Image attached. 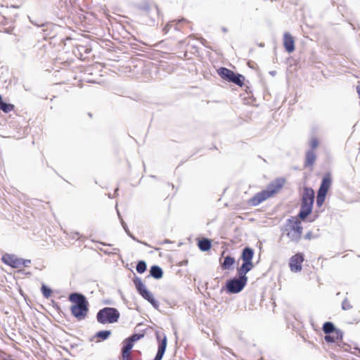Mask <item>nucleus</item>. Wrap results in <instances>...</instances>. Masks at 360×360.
Returning <instances> with one entry per match:
<instances>
[{
  "instance_id": "obj_42",
  "label": "nucleus",
  "mask_w": 360,
  "mask_h": 360,
  "mask_svg": "<svg viewBox=\"0 0 360 360\" xmlns=\"http://www.w3.org/2000/svg\"><path fill=\"white\" fill-rule=\"evenodd\" d=\"M3 101V100H2V97H1V96L0 95V102H1V101Z\"/></svg>"
},
{
  "instance_id": "obj_9",
  "label": "nucleus",
  "mask_w": 360,
  "mask_h": 360,
  "mask_svg": "<svg viewBox=\"0 0 360 360\" xmlns=\"http://www.w3.org/2000/svg\"><path fill=\"white\" fill-rule=\"evenodd\" d=\"M304 261V255L297 253L290 259L289 266L292 272H300L302 270V263Z\"/></svg>"
},
{
  "instance_id": "obj_33",
  "label": "nucleus",
  "mask_w": 360,
  "mask_h": 360,
  "mask_svg": "<svg viewBox=\"0 0 360 360\" xmlns=\"http://www.w3.org/2000/svg\"><path fill=\"white\" fill-rule=\"evenodd\" d=\"M338 346L340 347H342V349L345 351H349L352 349V347L349 345L342 342H341V344L338 345Z\"/></svg>"
},
{
  "instance_id": "obj_8",
  "label": "nucleus",
  "mask_w": 360,
  "mask_h": 360,
  "mask_svg": "<svg viewBox=\"0 0 360 360\" xmlns=\"http://www.w3.org/2000/svg\"><path fill=\"white\" fill-rule=\"evenodd\" d=\"M248 282V277L238 275V278L229 279L226 283V288L229 293H238L243 290Z\"/></svg>"
},
{
  "instance_id": "obj_4",
  "label": "nucleus",
  "mask_w": 360,
  "mask_h": 360,
  "mask_svg": "<svg viewBox=\"0 0 360 360\" xmlns=\"http://www.w3.org/2000/svg\"><path fill=\"white\" fill-rule=\"evenodd\" d=\"M253 256L254 250L252 248L250 247H245L243 248L240 257L243 262L240 267L237 270L238 275H241L243 277H248L246 274L254 267L252 263Z\"/></svg>"
},
{
  "instance_id": "obj_41",
  "label": "nucleus",
  "mask_w": 360,
  "mask_h": 360,
  "mask_svg": "<svg viewBox=\"0 0 360 360\" xmlns=\"http://www.w3.org/2000/svg\"><path fill=\"white\" fill-rule=\"evenodd\" d=\"M3 101V100H2V97H1V96L0 95V102H1V101Z\"/></svg>"
},
{
  "instance_id": "obj_37",
  "label": "nucleus",
  "mask_w": 360,
  "mask_h": 360,
  "mask_svg": "<svg viewBox=\"0 0 360 360\" xmlns=\"http://www.w3.org/2000/svg\"><path fill=\"white\" fill-rule=\"evenodd\" d=\"M356 91L359 94V98H360V86H356Z\"/></svg>"
},
{
  "instance_id": "obj_25",
  "label": "nucleus",
  "mask_w": 360,
  "mask_h": 360,
  "mask_svg": "<svg viewBox=\"0 0 360 360\" xmlns=\"http://www.w3.org/2000/svg\"><path fill=\"white\" fill-rule=\"evenodd\" d=\"M110 330H101L96 333V337L105 340L110 337Z\"/></svg>"
},
{
  "instance_id": "obj_11",
  "label": "nucleus",
  "mask_w": 360,
  "mask_h": 360,
  "mask_svg": "<svg viewBox=\"0 0 360 360\" xmlns=\"http://www.w3.org/2000/svg\"><path fill=\"white\" fill-rule=\"evenodd\" d=\"M156 338L158 341L159 342V345L158 352L155 356L154 360H162L167 347V337L166 335H163L162 338H161L160 335L156 333Z\"/></svg>"
},
{
  "instance_id": "obj_24",
  "label": "nucleus",
  "mask_w": 360,
  "mask_h": 360,
  "mask_svg": "<svg viewBox=\"0 0 360 360\" xmlns=\"http://www.w3.org/2000/svg\"><path fill=\"white\" fill-rule=\"evenodd\" d=\"M14 106L12 104L6 103L3 101L0 102V110L4 112H9L13 110Z\"/></svg>"
},
{
  "instance_id": "obj_31",
  "label": "nucleus",
  "mask_w": 360,
  "mask_h": 360,
  "mask_svg": "<svg viewBox=\"0 0 360 360\" xmlns=\"http://www.w3.org/2000/svg\"><path fill=\"white\" fill-rule=\"evenodd\" d=\"M319 145V141L316 138H313L311 140V142H310V146H311V150H314L315 148H317Z\"/></svg>"
},
{
  "instance_id": "obj_44",
  "label": "nucleus",
  "mask_w": 360,
  "mask_h": 360,
  "mask_svg": "<svg viewBox=\"0 0 360 360\" xmlns=\"http://www.w3.org/2000/svg\"><path fill=\"white\" fill-rule=\"evenodd\" d=\"M271 74L274 75L275 73L274 72H271Z\"/></svg>"
},
{
  "instance_id": "obj_21",
  "label": "nucleus",
  "mask_w": 360,
  "mask_h": 360,
  "mask_svg": "<svg viewBox=\"0 0 360 360\" xmlns=\"http://www.w3.org/2000/svg\"><path fill=\"white\" fill-rule=\"evenodd\" d=\"M322 329H323V331L326 335H330L331 333H335V330H340V329L336 328L335 327L334 324L330 321H327V322L324 323L323 325Z\"/></svg>"
},
{
  "instance_id": "obj_6",
  "label": "nucleus",
  "mask_w": 360,
  "mask_h": 360,
  "mask_svg": "<svg viewBox=\"0 0 360 360\" xmlns=\"http://www.w3.org/2000/svg\"><path fill=\"white\" fill-rule=\"evenodd\" d=\"M133 282L139 295L150 302L155 309H158L159 307V302L156 300L153 295L148 290L142 280L139 277L136 276L133 279Z\"/></svg>"
},
{
  "instance_id": "obj_32",
  "label": "nucleus",
  "mask_w": 360,
  "mask_h": 360,
  "mask_svg": "<svg viewBox=\"0 0 360 360\" xmlns=\"http://www.w3.org/2000/svg\"><path fill=\"white\" fill-rule=\"evenodd\" d=\"M20 267H22V266L27 267L31 264L30 259H24L22 258H20Z\"/></svg>"
},
{
  "instance_id": "obj_13",
  "label": "nucleus",
  "mask_w": 360,
  "mask_h": 360,
  "mask_svg": "<svg viewBox=\"0 0 360 360\" xmlns=\"http://www.w3.org/2000/svg\"><path fill=\"white\" fill-rule=\"evenodd\" d=\"M332 184V178L330 174L327 173L325 174L322 179L321 186L319 188L318 192L327 194L330 186Z\"/></svg>"
},
{
  "instance_id": "obj_26",
  "label": "nucleus",
  "mask_w": 360,
  "mask_h": 360,
  "mask_svg": "<svg viewBox=\"0 0 360 360\" xmlns=\"http://www.w3.org/2000/svg\"><path fill=\"white\" fill-rule=\"evenodd\" d=\"M147 268V264L145 261H139L136 264V271L139 274H143L146 271Z\"/></svg>"
},
{
  "instance_id": "obj_3",
  "label": "nucleus",
  "mask_w": 360,
  "mask_h": 360,
  "mask_svg": "<svg viewBox=\"0 0 360 360\" xmlns=\"http://www.w3.org/2000/svg\"><path fill=\"white\" fill-rule=\"evenodd\" d=\"M302 226L297 219L291 217L287 220L286 223V236L290 241L298 243L302 233Z\"/></svg>"
},
{
  "instance_id": "obj_30",
  "label": "nucleus",
  "mask_w": 360,
  "mask_h": 360,
  "mask_svg": "<svg viewBox=\"0 0 360 360\" xmlns=\"http://www.w3.org/2000/svg\"><path fill=\"white\" fill-rule=\"evenodd\" d=\"M342 309L345 311L351 309L352 308V304L349 303L347 298H345L342 302Z\"/></svg>"
},
{
  "instance_id": "obj_23",
  "label": "nucleus",
  "mask_w": 360,
  "mask_h": 360,
  "mask_svg": "<svg viewBox=\"0 0 360 360\" xmlns=\"http://www.w3.org/2000/svg\"><path fill=\"white\" fill-rule=\"evenodd\" d=\"M234 263L235 259L233 257L228 255L224 258V262L221 264V267L223 269H230Z\"/></svg>"
},
{
  "instance_id": "obj_40",
  "label": "nucleus",
  "mask_w": 360,
  "mask_h": 360,
  "mask_svg": "<svg viewBox=\"0 0 360 360\" xmlns=\"http://www.w3.org/2000/svg\"><path fill=\"white\" fill-rule=\"evenodd\" d=\"M155 10H156L157 13H158V12H159L158 8V7H157V6H155Z\"/></svg>"
},
{
  "instance_id": "obj_17",
  "label": "nucleus",
  "mask_w": 360,
  "mask_h": 360,
  "mask_svg": "<svg viewBox=\"0 0 360 360\" xmlns=\"http://www.w3.org/2000/svg\"><path fill=\"white\" fill-rule=\"evenodd\" d=\"M343 338V332L340 330H335V333L330 335H326L324 337V340L326 342H335L338 340H342Z\"/></svg>"
},
{
  "instance_id": "obj_35",
  "label": "nucleus",
  "mask_w": 360,
  "mask_h": 360,
  "mask_svg": "<svg viewBox=\"0 0 360 360\" xmlns=\"http://www.w3.org/2000/svg\"><path fill=\"white\" fill-rule=\"evenodd\" d=\"M305 238L306 239H309V240H311L312 238H314V236H313L312 234V232L311 231H309L306 233L305 235Z\"/></svg>"
},
{
  "instance_id": "obj_2",
  "label": "nucleus",
  "mask_w": 360,
  "mask_h": 360,
  "mask_svg": "<svg viewBox=\"0 0 360 360\" xmlns=\"http://www.w3.org/2000/svg\"><path fill=\"white\" fill-rule=\"evenodd\" d=\"M314 202V190L308 187L304 188L301 199V208L298 214L301 219H304L311 212Z\"/></svg>"
},
{
  "instance_id": "obj_39",
  "label": "nucleus",
  "mask_w": 360,
  "mask_h": 360,
  "mask_svg": "<svg viewBox=\"0 0 360 360\" xmlns=\"http://www.w3.org/2000/svg\"><path fill=\"white\" fill-rule=\"evenodd\" d=\"M169 243V240H165L164 241V243Z\"/></svg>"
},
{
  "instance_id": "obj_38",
  "label": "nucleus",
  "mask_w": 360,
  "mask_h": 360,
  "mask_svg": "<svg viewBox=\"0 0 360 360\" xmlns=\"http://www.w3.org/2000/svg\"><path fill=\"white\" fill-rule=\"evenodd\" d=\"M354 349L355 351L358 352V353H359V354H360V349H359V348H357V347H354Z\"/></svg>"
},
{
  "instance_id": "obj_22",
  "label": "nucleus",
  "mask_w": 360,
  "mask_h": 360,
  "mask_svg": "<svg viewBox=\"0 0 360 360\" xmlns=\"http://www.w3.org/2000/svg\"><path fill=\"white\" fill-rule=\"evenodd\" d=\"M198 245L200 250L205 252L211 248V241L208 238H202L198 241Z\"/></svg>"
},
{
  "instance_id": "obj_34",
  "label": "nucleus",
  "mask_w": 360,
  "mask_h": 360,
  "mask_svg": "<svg viewBox=\"0 0 360 360\" xmlns=\"http://www.w3.org/2000/svg\"><path fill=\"white\" fill-rule=\"evenodd\" d=\"M122 226H123V228H124V229L125 232L127 233V235H129V233H131V232L129 231V229H128V227H127V226L126 223H125L123 220H122Z\"/></svg>"
},
{
  "instance_id": "obj_19",
  "label": "nucleus",
  "mask_w": 360,
  "mask_h": 360,
  "mask_svg": "<svg viewBox=\"0 0 360 360\" xmlns=\"http://www.w3.org/2000/svg\"><path fill=\"white\" fill-rule=\"evenodd\" d=\"M150 275L155 279H160L163 276L162 269L157 265H153L150 269Z\"/></svg>"
},
{
  "instance_id": "obj_14",
  "label": "nucleus",
  "mask_w": 360,
  "mask_h": 360,
  "mask_svg": "<svg viewBox=\"0 0 360 360\" xmlns=\"http://www.w3.org/2000/svg\"><path fill=\"white\" fill-rule=\"evenodd\" d=\"M69 300L73 303L74 305L89 304L86 297L78 292H72L69 295Z\"/></svg>"
},
{
  "instance_id": "obj_16",
  "label": "nucleus",
  "mask_w": 360,
  "mask_h": 360,
  "mask_svg": "<svg viewBox=\"0 0 360 360\" xmlns=\"http://www.w3.org/2000/svg\"><path fill=\"white\" fill-rule=\"evenodd\" d=\"M134 344L127 338L124 341V345L122 348V356L124 360H131L129 352L132 349Z\"/></svg>"
},
{
  "instance_id": "obj_10",
  "label": "nucleus",
  "mask_w": 360,
  "mask_h": 360,
  "mask_svg": "<svg viewBox=\"0 0 360 360\" xmlns=\"http://www.w3.org/2000/svg\"><path fill=\"white\" fill-rule=\"evenodd\" d=\"M88 306L89 304L72 305L71 313L78 320H82L86 316L89 310Z\"/></svg>"
},
{
  "instance_id": "obj_15",
  "label": "nucleus",
  "mask_w": 360,
  "mask_h": 360,
  "mask_svg": "<svg viewBox=\"0 0 360 360\" xmlns=\"http://www.w3.org/2000/svg\"><path fill=\"white\" fill-rule=\"evenodd\" d=\"M283 45L288 53H292L295 50L293 37L288 32H285L283 35Z\"/></svg>"
},
{
  "instance_id": "obj_20",
  "label": "nucleus",
  "mask_w": 360,
  "mask_h": 360,
  "mask_svg": "<svg viewBox=\"0 0 360 360\" xmlns=\"http://www.w3.org/2000/svg\"><path fill=\"white\" fill-rule=\"evenodd\" d=\"M39 26V25H37ZM43 27L42 31L44 32V35L45 37H53L54 36V33L53 32V25L51 23H45L40 25Z\"/></svg>"
},
{
  "instance_id": "obj_12",
  "label": "nucleus",
  "mask_w": 360,
  "mask_h": 360,
  "mask_svg": "<svg viewBox=\"0 0 360 360\" xmlns=\"http://www.w3.org/2000/svg\"><path fill=\"white\" fill-rule=\"evenodd\" d=\"M2 262L12 268H20V260L15 255L5 254L2 256Z\"/></svg>"
},
{
  "instance_id": "obj_28",
  "label": "nucleus",
  "mask_w": 360,
  "mask_h": 360,
  "mask_svg": "<svg viewBox=\"0 0 360 360\" xmlns=\"http://www.w3.org/2000/svg\"><path fill=\"white\" fill-rule=\"evenodd\" d=\"M326 196V194L318 192L316 196V205L318 207H321L323 205Z\"/></svg>"
},
{
  "instance_id": "obj_29",
  "label": "nucleus",
  "mask_w": 360,
  "mask_h": 360,
  "mask_svg": "<svg viewBox=\"0 0 360 360\" xmlns=\"http://www.w3.org/2000/svg\"><path fill=\"white\" fill-rule=\"evenodd\" d=\"M144 336L143 334H139V333H134L132 335H131L129 338H128L127 339L131 342H132L133 344L134 343V342L140 340L141 338H143Z\"/></svg>"
},
{
  "instance_id": "obj_27",
  "label": "nucleus",
  "mask_w": 360,
  "mask_h": 360,
  "mask_svg": "<svg viewBox=\"0 0 360 360\" xmlns=\"http://www.w3.org/2000/svg\"><path fill=\"white\" fill-rule=\"evenodd\" d=\"M41 293L43 294L44 297L46 298H49V297H51V293H52L51 289L44 284L42 285V286L41 288Z\"/></svg>"
},
{
  "instance_id": "obj_1",
  "label": "nucleus",
  "mask_w": 360,
  "mask_h": 360,
  "mask_svg": "<svg viewBox=\"0 0 360 360\" xmlns=\"http://www.w3.org/2000/svg\"><path fill=\"white\" fill-rule=\"evenodd\" d=\"M285 184V179L278 178L269 184L266 190L256 193L249 200V204L252 206H257L264 202L274 194L279 191Z\"/></svg>"
},
{
  "instance_id": "obj_18",
  "label": "nucleus",
  "mask_w": 360,
  "mask_h": 360,
  "mask_svg": "<svg viewBox=\"0 0 360 360\" xmlns=\"http://www.w3.org/2000/svg\"><path fill=\"white\" fill-rule=\"evenodd\" d=\"M316 160V155L313 150H309L306 152L304 167L312 166Z\"/></svg>"
},
{
  "instance_id": "obj_43",
  "label": "nucleus",
  "mask_w": 360,
  "mask_h": 360,
  "mask_svg": "<svg viewBox=\"0 0 360 360\" xmlns=\"http://www.w3.org/2000/svg\"><path fill=\"white\" fill-rule=\"evenodd\" d=\"M118 191V188H116L115 193H116Z\"/></svg>"
},
{
  "instance_id": "obj_7",
  "label": "nucleus",
  "mask_w": 360,
  "mask_h": 360,
  "mask_svg": "<svg viewBox=\"0 0 360 360\" xmlns=\"http://www.w3.org/2000/svg\"><path fill=\"white\" fill-rule=\"evenodd\" d=\"M217 72L222 79L233 82L238 86H242L244 84L245 77L243 75L235 73L228 68H220Z\"/></svg>"
},
{
  "instance_id": "obj_36",
  "label": "nucleus",
  "mask_w": 360,
  "mask_h": 360,
  "mask_svg": "<svg viewBox=\"0 0 360 360\" xmlns=\"http://www.w3.org/2000/svg\"><path fill=\"white\" fill-rule=\"evenodd\" d=\"M130 238H131L134 240L135 241H137L139 243H141L134 235H132L131 233H129L128 235Z\"/></svg>"
},
{
  "instance_id": "obj_5",
  "label": "nucleus",
  "mask_w": 360,
  "mask_h": 360,
  "mask_svg": "<svg viewBox=\"0 0 360 360\" xmlns=\"http://www.w3.org/2000/svg\"><path fill=\"white\" fill-rule=\"evenodd\" d=\"M120 312L113 307H104L98 311L96 314V319L98 323L102 324L113 323L118 321Z\"/></svg>"
}]
</instances>
